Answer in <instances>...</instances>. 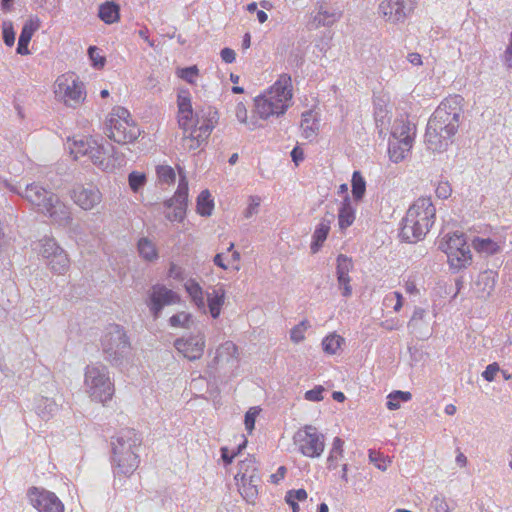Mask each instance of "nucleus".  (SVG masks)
<instances>
[{
	"instance_id": "f257e3e1",
	"label": "nucleus",
	"mask_w": 512,
	"mask_h": 512,
	"mask_svg": "<svg viewBox=\"0 0 512 512\" xmlns=\"http://www.w3.org/2000/svg\"><path fill=\"white\" fill-rule=\"evenodd\" d=\"M464 98L452 95L445 98L428 120L425 142L433 152H443L454 141L463 113Z\"/></svg>"
},
{
	"instance_id": "f03ea898",
	"label": "nucleus",
	"mask_w": 512,
	"mask_h": 512,
	"mask_svg": "<svg viewBox=\"0 0 512 512\" xmlns=\"http://www.w3.org/2000/svg\"><path fill=\"white\" fill-rule=\"evenodd\" d=\"M142 437L132 428L119 431L112 437V460L115 464V475L130 476L137 469L140 460L137 450Z\"/></svg>"
},
{
	"instance_id": "7ed1b4c3",
	"label": "nucleus",
	"mask_w": 512,
	"mask_h": 512,
	"mask_svg": "<svg viewBox=\"0 0 512 512\" xmlns=\"http://www.w3.org/2000/svg\"><path fill=\"white\" fill-rule=\"evenodd\" d=\"M292 79L283 73L265 93L255 98V112L267 120L271 116L279 117L287 111L292 101Z\"/></svg>"
},
{
	"instance_id": "20e7f679",
	"label": "nucleus",
	"mask_w": 512,
	"mask_h": 512,
	"mask_svg": "<svg viewBox=\"0 0 512 512\" xmlns=\"http://www.w3.org/2000/svg\"><path fill=\"white\" fill-rule=\"evenodd\" d=\"M9 188L27 199L31 204L38 206L42 213L48 214L54 220L59 222L71 220L68 208L60 202L58 196L53 192L36 184L26 185L24 189L15 186H9Z\"/></svg>"
},
{
	"instance_id": "39448f33",
	"label": "nucleus",
	"mask_w": 512,
	"mask_h": 512,
	"mask_svg": "<svg viewBox=\"0 0 512 512\" xmlns=\"http://www.w3.org/2000/svg\"><path fill=\"white\" fill-rule=\"evenodd\" d=\"M101 346L105 359L114 366L122 364L130 351V342L124 328L118 324H110L104 331Z\"/></svg>"
},
{
	"instance_id": "423d86ee",
	"label": "nucleus",
	"mask_w": 512,
	"mask_h": 512,
	"mask_svg": "<svg viewBox=\"0 0 512 512\" xmlns=\"http://www.w3.org/2000/svg\"><path fill=\"white\" fill-rule=\"evenodd\" d=\"M85 386L92 400L106 403L114 394V385L108 369L103 364L88 365L85 370Z\"/></svg>"
},
{
	"instance_id": "0eeeda50",
	"label": "nucleus",
	"mask_w": 512,
	"mask_h": 512,
	"mask_svg": "<svg viewBox=\"0 0 512 512\" xmlns=\"http://www.w3.org/2000/svg\"><path fill=\"white\" fill-rule=\"evenodd\" d=\"M441 249L448 258L450 268L459 271L472 262V254L463 232L455 231L447 234L439 243Z\"/></svg>"
},
{
	"instance_id": "6e6552de",
	"label": "nucleus",
	"mask_w": 512,
	"mask_h": 512,
	"mask_svg": "<svg viewBox=\"0 0 512 512\" xmlns=\"http://www.w3.org/2000/svg\"><path fill=\"white\" fill-rule=\"evenodd\" d=\"M294 442L298 445L299 451L310 458L320 457L325 448L324 435L312 425H306L298 430L294 435Z\"/></svg>"
},
{
	"instance_id": "1a4fd4ad",
	"label": "nucleus",
	"mask_w": 512,
	"mask_h": 512,
	"mask_svg": "<svg viewBox=\"0 0 512 512\" xmlns=\"http://www.w3.org/2000/svg\"><path fill=\"white\" fill-rule=\"evenodd\" d=\"M416 0H384L379 4L378 13L393 24L403 23L414 11Z\"/></svg>"
},
{
	"instance_id": "9d476101",
	"label": "nucleus",
	"mask_w": 512,
	"mask_h": 512,
	"mask_svg": "<svg viewBox=\"0 0 512 512\" xmlns=\"http://www.w3.org/2000/svg\"><path fill=\"white\" fill-rule=\"evenodd\" d=\"M180 302V296L163 284H155L149 291L146 304L154 319H158L165 306Z\"/></svg>"
},
{
	"instance_id": "9b49d317",
	"label": "nucleus",
	"mask_w": 512,
	"mask_h": 512,
	"mask_svg": "<svg viewBox=\"0 0 512 512\" xmlns=\"http://www.w3.org/2000/svg\"><path fill=\"white\" fill-rule=\"evenodd\" d=\"M436 209L430 198L421 197L417 199L407 210V221H415L418 226L430 230L435 221Z\"/></svg>"
},
{
	"instance_id": "f8f14e48",
	"label": "nucleus",
	"mask_w": 512,
	"mask_h": 512,
	"mask_svg": "<svg viewBox=\"0 0 512 512\" xmlns=\"http://www.w3.org/2000/svg\"><path fill=\"white\" fill-rule=\"evenodd\" d=\"M27 496L31 505L39 512H64V504L51 491L32 487L28 490Z\"/></svg>"
},
{
	"instance_id": "ddd939ff",
	"label": "nucleus",
	"mask_w": 512,
	"mask_h": 512,
	"mask_svg": "<svg viewBox=\"0 0 512 512\" xmlns=\"http://www.w3.org/2000/svg\"><path fill=\"white\" fill-rule=\"evenodd\" d=\"M409 126L401 123L399 126H394L392 136L394 141L389 142L388 153L392 162L399 163L405 158V153L409 152L412 147L413 139L408 134Z\"/></svg>"
},
{
	"instance_id": "4468645a",
	"label": "nucleus",
	"mask_w": 512,
	"mask_h": 512,
	"mask_svg": "<svg viewBox=\"0 0 512 512\" xmlns=\"http://www.w3.org/2000/svg\"><path fill=\"white\" fill-rule=\"evenodd\" d=\"M129 121L109 117L106 121V135L118 144L133 142L140 135V130L134 125L130 128Z\"/></svg>"
},
{
	"instance_id": "2eb2a0df",
	"label": "nucleus",
	"mask_w": 512,
	"mask_h": 512,
	"mask_svg": "<svg viewBox=\"0 0 512 512\" xmlns=\"http://www.w3.org/2000/svg\"><path fill=\"white\" fill-rule=\"evenodd\" d=\"M56 95L64 100L65 105L76 108L85 99L84 84L78 79H72L69 82L68 79H58Z\"/></svg>"
},
{
	"instance_id": "dca6fc26",
	"label": "nucleus",
	"mask_w": 512,
	"mask_h": 512,
	"mask_svg": "<svg viewBox=\"0 0 512 512\" xmlns=\"http://www.w3.org/2000/svg\"><path fill=\"white\" fill-rule=\"evenodd\" d=\"M342 16L339 7L329 2H317L308 23L310 29H318L321 26L329 27L336 23Z\"/></svg>"
},
{
	"instance_id": "f3484780",
	"label": "nucleus",
	"mask_w": 512,
	"mask_h": 512,
	"mask_svg": "<svg viewBox=\"0 0 512 512\" xmlns=\"http://www.w3.org/2000/svg\"><path fill=\"white\" fill-rule=\"evenodd\" d=\"M88 158L102 171L112 170L115 161L118 160L116 149L112 144L108 142L99 143L97 140L92 149L89 150Z\"/></svg>"
},
{
	"instance_id": "a211bd4d",
	"label": "nucleus",
	"mask_w": 512,
	"mask_h": 512,
	"mask_svg": "<svg viewBox=\"0 0 512 512\" xmlns=\"http://www.w3.org/2000/svg\"><path fill=\"white\" fill-rule=\"evenodd\" d=\"M70 197L76 205L84 210H91L102 200L100 190L93 185L76 184L70 191Z\"/></svg>"
},
{
	"instance_id": "6ab92c4d",
	"label": "nucleus",
	"mask_w": 512,
	"mask_h": 512,
	"mask_svg": "<svg viewBox=\"0 0 512 512\" xmlns=\"http://www.w3.org/2000/svg\"><path fill=\"white\" fill-rule=\"evenodd\" d=\"M205 335L198 333L188 337L177 338L174 347L187 359L194 361L202 357L205 348Z\"/></svg>"
},
{
	"instance_id": "aec40b11",
	"label": "nucleus",
	"mask_w": 512,
	"mask_h": 512,
	"mask_svg": "<svg viewBox=\"0 0 512 512\" xmlns=\"http://www.w3.org/2000/svg\"><path fill=\"white\" fill-rule=\"evenodd\" d=\"M196 123L191 132H195V137L206 140L211 134L215 124L218 121V112L212 107H208L207 111L204 110L195 113Z\"/></svg>"
},
{
	"instance_id": "412c9836",
	"label": "nucleus",
	"mask_w": 512,
	"mask_h": 512,
	"mask_svg": "<svg viewBox=\"0 0 512 512\" xmlns=\"http://www.w3.org/2000/svg\"><path fill=\"white\" fill-rule=\"evenodd\" d=\"M352 268L353 264L350 258L344 254L338 255L336 274L339 288L342 290L344 297H350L352 294V287L350 285L351 278L349 276V272Z\"/></svg>"
},
{
	"instance_id": "4be33fe9",
	"label": "nucleus",
	"mask_w": 512,
	"mask_h": 512,
	"mask_svg": "<svg viewBox=\"0 0 512 512\" xmlns=\"http://www.w3.org/2000/svg\"><path fill=\"white\" fill-rule=\"evenodd\" d=\"M40 28V20L37 17H31L25 21L18 38L16 52L20 55L30 54L28 45L33 34Z\"/></svg>"
},
{
	"instance_id": "5701e85b",
	"label": "nucleus",
	"mask_w": 512,
	"mask_h": 512,
	"mask_svg": "<svg viewBox=\"0 0 512 512\" xmlns=\"http://www.w3.org/2000/svg\"><path fill=\"white\" fill-rule=\"evenodd\" d=\"M252 462V458H247L244 461H241L239 464V472L236 475L241 476L242 485L239 488L241 495L248 503H254L257 495H258V487L254 484L246 483L248 476V464Z\"/></svg>"
},
{
	"instance_id": "b1692460",
	"label": "nucleus",
	"mask_w": 512,
	"mask_h": 512,
	"mask_svg": "<svg viewBox=\"0 0 512 512\" xmlns=\"http://www.w3.org/2000/svg\"><path fill=\"white\" fill-rule=\"evenodd\" d=\"M428 232L429 230H425L424 227L418 226V223L415 221H411V223H409L405 216L401 222L399 236L407 243H416L422 240Z\"/></svg>"
},
{
	"instance_id": "393cba45",
	"label": "nucleus",
	"mask_w": 512,
	"mask_h": 512,
	"mask_svg": "<svg viewBox=\"0 0 512 512\" xmlns=\"http://www.w3.org/2000/svg\"><path fill=\"white\" fill-rule=\"evenodd\" d=\"M179 175L180 179L174 196L164 202V206L167 208L175 206L178 208L186 209L189 191L188 181L186 176L182 174L181 168H179Z\"/></svg>"
},
{
	"instance_id": "a878e982",
	"label": "nucleus",
	"mask_w": 512,
	"mask_h": 512,
	"mask_svg": "<svg viewBox=\"0 0 512 512\" xmlns=\"http://www.w3.org/2000/svg\"><path fill=\"white\" fill-rule=\"evenodd\" d=\"M334 220V214H328L323 217L321 222L316 226L312 236L311 251L316 253L319 251L330 231V224Z\"/></svg>"
},
{
	"instance_id": "bb28decb",
	"label": "nucleus",
	"mask_w": 512,
	"mask_h": 512,
	"mask_svg": "<svg viewBox=\"0 0 512 512\" xmlns=\"http://www.w3.org/2000/svg\"><path fill=\"white\" fill-rule=\"evenodd\" d=\"M59 405L54 399L40 396L35 399V412L43 420H49L58 411Z\"/></svg>"
},
{
	"instance_id": "cd10ccee",
	"label": "nucleus",
	"mask_w": 512,
	"mask_h": 512,
	"mask_svg": "<svg viewBox=\"0 0 512 512\" xmlns=\"http://www.w3.org/2000/svg\"><path fill=\"white\" fill-rule=\"evenodd\" d=\"M236 353L237 346L232 341H226L217 348L215 356L209 362L208 367L215 368L221 362H229L235 357Z\"/></svg>"
},
{
	"instance_id": "c85d7f7f",
	"label": "nucleus",
	"mask_w": 512,
	"mask_h": 512,
	"mask_svg": "<svg viewBox=\"0 0 512 512\" xmlns=\"http://www.w3.org/2000/svg\"><path fill=\"white\" fill-rule=\"evenodd\" d=\"M355 220V208L352 206L350 197L343 199L338 211V223L341 230L350 227Z\"/></svg>"
},
{
	"instance_id": "c756f323",
	"label": "nucleus",
	"mask_w": 512,
	"mask_h": 512,
	"mask_svg": "<svg viewBox=\"0 0 512 512\" xmlns=\"http://www.w3.org/2000/svg\"><path fill=\"white\" fill-rule=\"evenodd\" d=\"M224 298L225 291L222 288H213L212 292H207V305L212 318L217 319L219 317Z\"/></svg>"
},
{
	"instance_id": "7c9ffc66",
	"label": "nucleus",
	"mask_w": 512,
	"mask_h": 512,
	"mask_svg": "<svg viewBox=\"0 0 512 512\" xmlns=\"http://www.w3.org/2000/svg\"><path fill=\"white\" fill-rule=\"evenodd\" d=\"M119 5L113 1H106L99 6L98 17L106 24H113L120 18Z\"/></svg>"
},
{
	"instance_id": "2f4dec72",
	"label": "nucleus",
	"mask_w": 512,
	"mask_h": 512,
	"mask_svg": "<svg viewBox=\"0 0 512 512\" xmlns=\"http://www.w3.org/2000/svg\"><path fill=\"white\" fill-rule=\"evenodd\" d=\"M46 263L53 273L59 275L64 274L70 265L68 255L63 249L59 250L55 255L47 259Z\"/></svg>"
},
{
	"instance_id": "473e14b6",
	"label": "nucleus",
	"mask_w": 512,
	"mask_h": 512,
	"mask_svg": "<svg viewBox=\"0 0 512 512\" xmlns=\"http://www.w3.org/2000/svg\"><path fill=\"white\" fill-rule=\"evenodd\" d=\"M137 251L140 257L148 262H153L159 257L155 243L147 237H141L138 240Z\"/></svg>"
},
{
	"instance_id": "72a5a7b5",
	"label": "nucleus",
	"mask_w": 512,
	"mask_h": 512,
	"mask_svg": "<svg viewBox=\"0 0 512 512\" xmlns=\"http://www.w3.org/2000/svg\"><path fill=\"white\" fill-rule=\"evenodd\" d=\"M178 109L181 114L179 124L185 128L192 123L194 116L189 96L178 95Z\"/></svg>"
},
{
	"instance_id": "f704fd0d",
	"label": "nucleus",
	"mask_w": 512,
	"mask_h": 512,
	"mask_svg": "<svg viewBox=\"0 0 512 512\" xmlns=\"http://www.w3.org/2000/svg\"><path fill=\"white\" fill-rule=\"evenodd\" d=\"M473 248L481 254L494 255L500 252V246L490 238L474 237Z\"/></svg>"
},
{
	"instance_id": "c9c22d12",
	"label": "nucleus",
	"mask_w": 512,
	"mask_h": 512,
	"mask_svg": "<svg viewBox=\"0 0 512 512\" xmlns=\"http://www.w3.org/2000/svg\"><path fill=\"white\" fill-rule=\"evenodd\" d=\"M185 290L191 297L194 304L201 310H204L206 305L204 301L203 290L199 283L194 279H189L185 285Z\"/></svg>"
},
{
	"instance_id": "e433bc0d",
	"label": "nucleus",
	"mask_w": 512,
	"mask_h": 512,
	"mask_svg": "<svg viewBox=\"0 0 512 512\" xmlns=\"http://www.w3.org/2000/svg\"><path fill=\"white\" fill-rule=\"evenodd\" d=\"M96 139L92 137H74L73 144L71 146V153L75 155V158L78 156H88L89 150L92 149Z\"/></svg>"
},
{
	"instance_id": "4c0bfd02",
	"label": "nucleus",
	"mask_w": 512,
	"mask_h": 512,
	"mask_svg": "<svg viewBox=\"0 0 512 512\" xmlns=\"http://www.w3.org/2000/svg\"><path fill=\"white\" fill-rule=\"evenodd\" d=\"M498 273L493 270H485L478 276L477 285H483L482 291L489 295L495 288Z\"/></svg>"
},
{
	"instance_id": "58836bf2",
	"label": "nucleus",
	"mask_w": 512,
	"mask_h": 512,
	"mask_svg": "<svg viewBox=\"0 0 512 512\" xmlns=\"http://www.w3.org/2000/svg\"><path fill=\"white\" fill-rule=\"evenodd\" d=\"M197 213L201 216H210L214 208V202L209 190H203L197 197Z\"/></svg>"
},
{
	"instance_id": "ea45409f",
	"label": "nucleus",
	"mask_w": 512,
	"mask_h": 512,
	"mask_svg": "<svg viewBox=\"0 0 512 512\" xmlns=\"http://www.w3.org/2000/svg\"><path fill=\"white\" fill-rule=\"evenodd\" d=\"M351 186L354 200L361 201L366 192V181L360 171L353 172Z\"/></svg>"
},
{
	"instance_id": "a19ab883",
	"label": "nucleus",
	"mask_w": 512,
	"mask_h": 512,
	"mask_svg": "<svg viewBox=\"0 0 512 512\" xmlns=\"http://www.w3.org/2000/svg\"><path fill=\"white\" fill-rule=\"evenodd\" d=\"M411 398L412 394L408 391H393L387 397L388 401L386 402V407L389 410H397L400 408V402H407L411 400Z\"/></svg>"
},
{
	"instance_id": "79ce46f5",
	"label": "nucleus",
	"mask_w": 512,
	"mask_h": 512,
	"mask_svg": "<svg viewBox=\"0 0 512 512\" xmlns=\"http://www.w3.org/2000/svg\"><path fill=\"white\" fill-rule=\"evenodd\" d=\"M343 445L344 441L339 438L335 437L332 443V449L329 453V456L327 458V468L329 470H333L337 467V460L339 457H342L343 454Z\"/></svg>"
},
{
	"instance_id": "37998d69",
	"label": "nucleus",
	"mask_w": 512,
	"mask_h": 512,
	"mask_svg": "<svg viewBox=\"0 0 512 512\" xmlns=\"http://www.w3.org/2000/svg\"><path fill=\"white\" fill-rule=\"evenodd\" d=\"M343 342L344 339L341 336L332 333L322 340V348L327 354L333 355L337 353Z\"/></svg>"
},
{
	"instance_id": "c03bdc74",
	"label": "nucleus",
	"mask_w": 512,
	"mask_h": 512,
	"mask_svg": "<svg viewBox=\"0 0 512 512\" xmlns=\"http://www.w3.org/2000/svg\"><path fill=\"white\" fill-rule=\"evenodd\" d=\"M39 246V252L46 260L62 249L53 238H44L40 240Z\"/></svg>"
},
{
	"instance_id": "a18cd8bd",
	"label": "nucleus",
	"mask_w": 512,
	"mask_h": 512,
	"mask_svg": "<svg viewBox=\"0 0 512 512\" xmlns=\"http://www.w3.org/2000/svg\"><path fill=\"white\" fill-rule=\"evenodd\" d=\"M158 181L162 184H173L176 180L174 169L169 165H158L156 167Z\"/></svg>"
},
{
	"instance_id": "49530a36",
	"label": "nucleus",
	"mask_w": 512,
	"mask_h": 512,
	"mask_svg": "<svg viewBox=\"0 0 512 512\" xmlns=\"http://www.w3.org/2000/svg\"><path fill=\"white\" fill-rule=\"evenodd\" d=\"M387 113L386 106L382 100L374 101V119L377 128L385 126Z\"/></svg>"
},
{
	"instance_id": "de8ad7c7",
	"label": "nucleus",
	"mask_w": 512,
	"mask_h": 512,
	"mask_svg": "<svg viewBox=\"0 0 512 512\" xmlns=\"http://www.w3.org/2000/svg\"><path fill=\"white\" fill-rule=\"evenodd\" d=\"M147 178L144 173L133 171L128 176V182L133 192H138L146 184Z\"/></svg>"
},
{
	"instance_id": "09e8293b",
	"label": "nucleus",
	"mask_w": 512,
	"mask_h": 512,
	"mask_svg": "<svg viewBox=\"0 0 512 512\" xmlns=\"http://www.w3.org/2000/svg\"><path fill=\"white\" fill-rule=\"evenodd\" d=\"M101 50L96 46H90L88 48V56L92 63V66L96 69H101L106 63V59L101 55Z\"/></svg>"
},
{
	"instance_id": "8fccbe9b",
	"label": "nucleus",
	"mask_w": 512,
	"mask_h": 512,
	"mask_svg": "<svg viewBox=\"0 0 512 512\" xmlns=\"http://www.w3.org/2000/svg\"><path fill=\"white\" fill-rule=\"evenodd\" d=\"M2 37L4 43L11 47L15 42V31L11 21H3L2 23Z\"/></svg>"
},
{
	"instance_id": "3c124183",
	"label": "nucleus",
	"mask_w": 512,
	"mask_h": 512,
	"mask_svg": "<svg viewBox=\"0 0 512 512\" xmlns=\"http://www.w3.org/2000/svg\"><path fill=\"white\" fill-rule=\"evenodd\" d=\"M310 327L307 320L301 321L298 325L292 328L290 338L293 342L299 343L304 339V332Z\"/></svg>"
},
{
	"instance_id": "603ef678",
	"label": "nucleus",
	"mask_w": 512,
	"mask_h": 512,
	"mask_svg": "<svg viewBox=\"0 0 512 512\" xmlns=\"http://www.w3.org/2000/svg\"><path fill=\"white\" fill-rule=\"evenodd\" d=\"M261 409L259 407H251L246 413L244 417L245 428L249 434L252 433L255 427V421L257 416L259 415Z\"/></svg>"
},
{
	"instance_id": "864d4df0",
	"label": "nucleus",
	"mask_w": 512,
	"mask_h": 512,
	"mask_svg": "<svg viewBox=\"0 0 512 512\" xmlns=\"http://www.w3.org/2000/svg\"><path fill=\"white\" fill-rule=\"evenodd\" d=\"M191 319V315L185 312L174 314L170 317L169 323L172 327H185L188 328V322Z\"/></svg>"
},
{
	"instance_id": "5fc2aeb1",
	"label": "nucleus",
	"mask_w": 512,
	"mask_h": 512,
	"mask_svg": "<svg viewBox=\"0 0 512 512\" xmlns=\"http://www.w3.org/2000/svg\"><path fill=\"white\" fill-rule=\"evenodd\" d=\"M198 72L199 70L197 66L193 65L180 69L178 71V76L186 82L193 84L194 78L198 75Z\"/></svg>"
},
{
	"instance_id": "6e6d98bb",
	"label": "nucleus",
	"mask_w": 512,
	"mask_h": 512,
	"mask_svg": "<svg viewBox=\"0 0 512 512\" xmlns=\"http://www.w3.org/2000/svg\"><path fill=\"white\" fill-rule=\"evenodd\" d=\"M261 198L259 196H250L248 207L244 211L245 218H251L259 212Z\"/></svg>"
},
{
	"instance_id": "4d7b16f0",
	"label": "nucleus",
	"mask_w": 512,
	"mask_h": 512,
	"mask_svg": "<svg viewBox=\"0 0 512 512\" xmlns=\"http://www.w3.org/2000/svg\"><path fill=\"white\" fill-rule=\"evenodd\" d=\"M394 300L396 302L393 306V309L394 311L398 312L403 306V296L400 292L395 291L387 295L384 299V304L389 306Z\"/></svg>"
},
{
	"instance_id": "13d9d810",
	"label": "nucleus",
	"mask_w": 512,
	"mask_h": 512,
	"mask_svg": "<svg viewBox=\"0 0 512 512\" xmlns=\"http://www.w3.org/2000/svg\"><path fill=\"white\" fill-rule=\"evenodd\" d=\"M431 508L435 512H449V506L442 495H435L431 501Z\"/></svg>"
},
{
	"instance_id": "bf43d9fd",
	"label": "nucleus",
	"mask_w": 512,
	"mask_h": 512,
	"mask_svg": "<svg viewBox=\"0 0 512 512\" xmlns=\"http://www.w3.org/2000/svg\"><path fill=\"white\" fill-rule=\"evenodd\" d=\"M324 388L321 385L315 386L313 389L305 392V399L308 401L318 402L323 399Z\"/></svg>"
},
{
	"instance_id": "052dcab7",
	"label": "nucleus",
	"mask_w": 512,
	"mask_h": 512,
	"mask_svg": "<svg viewBox=\"0 0 512 512\" xmlns=\"http://www.w3.org/2000/svg\"><path fill=\"white\" fill-rule=\"evenodd\" d=\"M500 371V367L498 363L494 362L492 364H489L486 369L482 373V377L488 381L491 382L495 379L496 374Z\"/></svg>"
},
{
	"instance_id": "680f3d73",
	"label": "nucleus",
	"mask_w": 512,
	"mask_h": 512,
	"mask_svg": "<svg viewBox=\"0 0 512 512\" xmlns=\"http://www.w3.org/2000/svg\"><path fill=\"white\" fill-rule=\"evenodd\" d=\"M435 192L438 198L447 199L452 193V188L448 182H440Z\"/></svg>"
},
{
	"instance_id": "e2e57ef3",
	"label": "nucleus",
	"mask_w": 512,
	"mask_h": 512,
	"mask_svg": "<svg viewBox=\"0 0 512 512\" xmlns=\"http://www.w3.org/2000/svg\"><path fill=\"white\" fill-rule=\"evenodd\" d=\"M194 135H196L195 132H191L190 135L185 137V139H184L185 146L189 150H196L205 141V140H202L201 138L195 137Z\"/></svg>"
},
{
	"instance_id": "0e129e2a",
	"label": "nucleus",
	"mask_w": 512,
	"mask_h": 512,
	"mask_svg": "<svg viewBox=\"0 0 512 512\" xmlns=\"http://www.w3.org/2000/svg\"><path fill=\"white\" fill-rule=\"evenodd\" d=\"M256 470L257 469L254 467V459H252V462L248 464V476L246 483H251L258 487L261 479L260 476L256 473Z\"/></svg>"
},
{
	"instance_id": "69168bd1",
	"label": "nucleus",
	"mask_w": 512,
	"mask_h": 512,
	"mask_svg": "<svg viewBox=\"0 0 512 512\" xmlns=\"http://www.w3.org/2000/svg\"><path fill=\"white\" fill-rule=\"evenodd\" d=\"M286 498L293 499L295 501H304L307 498V492L305 489L289 490L286 493Z\"/></svg>"
},
{
	"instance_id": "338daca9",
	"label": "nucleus",
	"mask_w": 512,
	"mask_h": 512,
	"mask_svg": "<svg viewBox=\"0 0 512 512\" xmlns=\"http://www.w3.org/2000/svg\"><path fill=\"white\" fill-rule=\"evenodd\" d=\"M426 314V310L421 307H416L413 315L408 323L409 327L415 328L418 321L423 320L424 316Z\"/></svg>"
},
{
	"instance_id": "774afa93",
	"label": "nucleus",
	"mask_w": 512,
	"mask_h": 512,
	"mask_svg": "<svg viewBox=\"0 0 512 512\" xmlns=\"http://www.w3.org/2000/svg\"><path fill=\"white\" fill-rule=\"evenodd\" d=\"M110 117H115L116 119L122 120V121H128V118L130 117V112L124 108L117 106L113 108L112 114Z\"/></svg>"
}]
</instances>
